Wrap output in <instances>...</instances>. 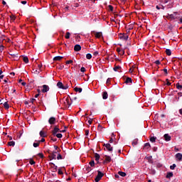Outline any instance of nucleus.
I'll list each match as a JSON object with an SVG mask.
<instances>
[{"mask_svg":"<svg viewBox=\"0 0 182 182\" xmlns=\"http://www.w3.org/2000/svg\"><path fill=\"white\" fill-rule=\"evenodd\" d=\"M57 87L59 89H63V90H66V89L69 87L68 85H63V83H62L61 82H58L57 83Z\"/></svg>","mask_w":182,"mask_h":182,"instance_id":"f03ea898","label":"nucleus"},{"mask_svg":"<svg viewBox=\"0 0 182 182\" xmlns=\"http://www.w3.org/2000/svg\"><path fill=\"white\" fill-rule=\"evenodd\" d=\"M122 67L117 65L116 67L114 68V72H117V70H119V69H121Z\"/></svg>","mask_w":182,"mask_h":182,"instance_id":"cd10ccee","label":"nucleus"},{"mask_svg":"<svg viewBox=\"0 0 182 182\" xmlns=\"http://www.w3.org/2000/svg\"><path fill=\"white\" fill-rule=\"evenodd\" d=\"M35 97H36V99L38 98V97H39V93H38V94H36V95H35Z\"/></svg>","mask_w":182,"mask_h":182,"instance_id":"69168bd1","label":"nucleus"},{"mask_svg":"<svg viewBox=\"0 0 182 182\" xmlns=\"http://www.w3.org/2000/svg\"><path fill=\"white\" fill-rule=\"evenodd\" d=\"M109 11H111L112 12V11H113V6L109 5Z\"/></svg>","mask_w":182,"mask_h":182,"instance_id":"de8ad7c7","label":"nucleus"},{"mask_svg":"<svg viewBox=\"0 0 182 182\" xmlns=\"http://www.w3.org/2000/svg\"><path fill=\"white\" fill-rule=\"evenodd\" d=\"M70 63H73V60H70L66 61L67 65H70Z\"/></svg>","mask_w":182,"mask_h":182,"instance_id":"ea45409f","label":"nucleus"},{"mask_svg":"<svg viewBox=\"0 0 182 182\" xmlns=\"http://www.w3.org/2000/svg\"><path fill=\"white\" fill-rule=\"evenodd\" d=\"M176 164H173L172 166H170V168H171V170H174V168H176Z\"/></svg>","mask_w":182,"mask_h":182,"instance_id":"4c0bfd02","label":"nucleus"},{"mask_svg":"<svg viewBox=\"0 0 182 182\" xmlns=\"http://www.w3.org/2000/svg\"><path fill=\"white\" fill-rule=\"evenodd\" d=\"M166 55H168V56H171V50L166 49Z\"/></svg>","mask_w":182,"mask_h":182,"instance_id":"5701e85b","label":"nucleus"},{"mask_svg":"<svg viewBox=\"0 0 182 182\" xmlns=\"http://www.w3.org/2000/svg\"><path fill=\"white\" fill-rule=\"evenodd\" d=\"M38 156H39V157H41V159H43V157H44L43 154H42V153L38 154Z\"/></svg>","mask_w":182,"mask_h":182,"instance_id":"09e8293b","label":"nucleus"},{"mask_svg":"<svg viewBox=\"0 0 182 182\" xmlns=\"http://www.w3.org/2000/svg\"><path fill=\"white\" fill-rule=\"evenodd\" d=\"M4 46L1 45L0 46V52H2L4 50Z\"/></svg>","mask_w":182,"mask_h":182,"instance_id":"3c124183","label":"nucleus"},{"mask_svg":"<svg viewBox=\"0 0 182 182\" xmlns=\"http://www.w3.org/2000/svg\"><path fill=\"white\" fill-rule=\"evenodd\" d=\"M97 176H96L95 181V182H99L100 180H102V177H103L104 174L100 171H97Z\"/></svg>","mask_w":182,"mask_h":182,"instance_id":"f257e3e1","label":"nucleus"},{"mask_svg":"<svg viewBox=\"0 0 182 182\" xmlns=\"http://www.w3.org/2000/svg\"><path fill=\"white\" fill-rule=\"evenodd\" d=\"M4 106L5 109H8L9 107V105L8 104V102H4Z\"/></svg>","mask_w":182,"mask_h":182,"instance_id":"e433bc0d","label":"nucleus"},{"mask_svg":"<svg viewBox=\"0 0 182 182\" xmlns=\"http://www.w3.org/2000/svg\"><path fill=\"white\" fill-rule=\"evenodd\" d=\"M80 72H82V73L86 72V68H85L84 67H82L80 68Z\"/></svg>","mask_w":182,"mask_h":182,"instance_id":"a19ab883","label":"nucleus"},{"mask_svg":"<svg viewBox=\"0 0 182 182\" xmlns=\"http://www.w3.org/2000/svg\"><path fill=\"white\" fill-rule=\"evenodd\" d=\"M34 73H36V75H39V73H41V70H33Z\"/></svg>","mask_w":182,"mask_h":182,"instance_id":"c9c22d12","label":"nucleus"},{"mask_svg":"<svg viewBox=\"0 0 182 182\" xmlns=\"http://www.w3.org/2000/svg\"><path fill=\"white\" fill-rule=\"evenodd\" d=\"M58 174H60V175L63 174L62 169H58Z\"/></svg>","mask_w":182,"mask_h":182,"instance_id":"603ef678","label":"nucleus"},{"mask_svg":"<svg viewBox=\"0 0 182 182\" xmlns=\"http://www.w3.org/2000/svg\"><path fill=\"white\" fill-rule=\"evenodd\" d=\"M35 100H36L35 98H32L31 100V103H34Z\"/></svg>","mask_w":182,"mask_h":182,"instance_id":"4d7b16f0","label":"nucleus"},{"mask_svg":"<svg viewBox=\"0 0 182 182\" xmlns=\"http://www.w3.org/2000/svg\"><path fill=\"white\" fill-rule=\"evenodd\" d=\"M9 146H15V141H11L8 143Z\"/></svg>","mask_w":182,"mask_h":182,"instance_id":"c756f323","label":"nucleus"},{"mask_svg":"<svg viewBox=\"0 0 182 182\" xmlns=\"http://www.w3.org/2000/svg\"><path fill=\"white\" fill-rule=\"evenodd\" d=\"M49 124H55L56 123V118L55 117H51L48 119Z\"/></svg>","mask_w":182,"mask_h":182,"instance_id":"423d86ee","label":"nucleus"},{"mask_svg":"<svg viewBox=\"0 0 182 182\" xmlns=\"http://www.w3.org/2000/svg\"><path fill=\"white\" fill-rule=\"evenodd\" d=\"M89 164L91 167H95V161H91Z\"/></svg>","mask_w":182,"mask_h":182,"instance_id":"2f4dec72","label":"nucleus"},{"mask_svg":"<svg viewBox=\"0 0 182 182\" xmlns=\"http://www.w3.org/2000/svg\"><path fill=\"white\" fill-rule=\"evenodd\" d=\"M117 52H118L119 55H124V50L123 49L117 48Z\"/></svg>","mask_w":182,"mask_h":182,"instance_id":"4468645a","label":"nucleus"},{"mask_svg":"<svg viewBox=\"0 0 182 182\" xmlns=\"http://www.w3.org/2000/svg\"><path fill=\"white\" fill-rule=\"evenodd\" d=\"M155 63L156 65H160V60H156Z\"/></svg>","mask_w":182,"mask_h":182,"instance_id":"6e6d98bb","label":"nucleus"},{"mask_svg":"<svg viewBox=\"0 0 182 182\" xmlns=\"http://www.w3.org/2000/svg\"><path fill=\"white\" fill-rule=\"evenodd\" d=\"M109 143H113V138H111V139H110Z\"/></svg>","mask_w":182,"mask_h":182,"instance_id":"774afa93","label":"nucleus"},{"mask_svg":"<svg viewBox=\"0 0 182 182\" xmlns=\"http://www.w3.org/2000/svg\"><path fill=\"white\" fill-rule=\"evenodd\" d=\"M119 38L122 39V41H127L129 39V36L127 34H120Z\"/></svg>","mask_w":182,"mask_h":182,"instance_id":"0eeeda50","label":"nucleus"},{"mask_svg":"<svg viewBox=\"0 0 182 182\" xmlns=\"http://www.w3.org/2000/svg\"><path fill=\"white\" fill-rule=\"evenodd\" d=\"M146 159L150 161L153 159V156H147Z\"/></svg>","mask_w":182,"mask_h":182,"instance_id":"8fccbe9b","label":"nucleus"},{"mask_svg":"<svg viewBox=\"0 0 182 182\" xmlns=\"http://www.w3.org/2000/svg\"><path fill=\"white\" fill-rule=\"evenodd\" d=\"M70 38V33L67 32L65 35V39H69Z\"/></svg>","mask_w":182,"mask_h":182,"instance_id":"473e14b6","label":"nucleus"},{"mask_svg":"<svg viewBox=\"0 0 182 182\" xmlns=\"http://www.w3.org/2000/svg\"><path fill=\"white\" fill-rule=\"evenodd\" d=\"M30 164L33 165L35 164V162L33 160H30Z\"/></svg>","mask_w":182,"mask_h":182,"instance_id":"5fc2aeb1","label":"nucleus"},{"mask_svg":"<svg viewBox=\"0 0 182 182\" xmlns=\"http://www.w3.org/2000/svg\"><path fill=\"white\" fill-rule=\"evenodd\" d=\"M176 159L178 160V161H182V154L181 153H178L175 156Z\"/></svg>","mask_w":182,"mask_h":182,"instance_id":"9d476101","label":"nucleus"},{"mask_svg":"<svg viewBox=\"0 0 182 182\" xmlns=\"http://www.w3.org/2000/svg\"><path fill=\"white\" fill-rule=\"evenodd\" d=\"M93 55H94V56H97V55H99V52L95 51Z\"/></svg>","mask_w":182,"mask_h":182,"instance_id":"864d4df0","label":"nucleus"},{"mask_svg":"<svg viewBox=\"0 0 182 182\" xmlns=\"http://www.w3.org/2000/svg\"><path fill=\"white\" fill-rule=\"evenodd\" d=\"M178 96H179L180 97H181V96H182V92H178Z\"/></svg>","mask_w":182,"mask_h":182,"instance_id":"680f3d73","label":"nucleus"},{"mask_svg":"<svg viewBox=\"0 0 182 182\" xmlns=\"http://www.w3.org/2000/svg\"><path fill=\"white\" fill-rule=\"evenodd\" d=\"M62 59H63V57H62V56H55V57H54L53 60L54 61L62 60Z\"/></svg>","mask_w":182,"mask_h":182,"instance_id":"a211bd4d","label":"nucleus"},{"mask_svg":"<svg viewBox=\"0 0 182 182\" xmlns=\"http://www.w3.org/2000/svg\"><path fill=\"white\" fill-rule=\"evenodd\" d=\"M169 18L171 19H178V18H180V14L177 12H174L169 15Z\"/></svg>","mask_w":182,"mask_h":182,"instance_id":"7ed1b4c3","label":"nucleus"},{"mask_svg":"<svg viewBox=\"0 0 182 182\" xmlns=\"http://www.w3.org/2000/svg\"><path fill=\"white\" fill-rule=\"evenodd\" d=\"M179 113H180V114H181V116H182V108H181V109H179Z\"/></svg>","mask_w":182,"mask_h":182,"instance_id":"338daca9","label":"nucleus"},{"mask_svg":"<svg viewBox=\"0 0 182 182\" xmlns=\"http://www.w3.org/2000/svg\"><path fill=\"white\" fill-rule=\"evenodd\" d=\"M41 137H46V134L43 131L40 132Z\"/></svg>","mask_w":182,"mask_h":182,"instance_id":"b1692460","label":"nucleus"},{"mask_svg":"<svg viewBox=\"0 0 182 182\" xmlns=\"http://www.w3.org/2000/svg\"><path fill=\"white\" fill-rule=\"evenodd\" d=\"M74 90H75V92H78V93H82V88H80V87H76L74 88Z\"/></svg>","mask_w":182,"mask_h":182,"instance_id":"6ab92c4d","label":"nucleus"},{"mask_svg":"<svg viewBox=\"0 0 182 182\" xmlns=\"http://www.w3.org/2000/svg\"><path fill=\"white\" fill-rule=\"evenodd\" d=\"M40 141H41V143H43V141H45V138H42Z\"/></svg>","mask_w":182,"mask_h":182,"instance_id":"e2e57ef3","label":"nucleus"},{"mask_svg":"<svg viewBox=\"0 0 182 182\" xmlns=\"http://www.w3.org/2000/svg\"><path fill=\"white\" fill-rule=\"evenodd\" d=\"M86 58H87V59H92V54L87 53V54L86 55Z\"/></svg>","mask_w":182,"mask_h":182,"instance_id":"f704fd0d","label":"nucleus"},{"mask_svg":"<svg viewBox=\"0 0 182 182\" xmlns=\"http://www.w3.org/2000/svg\"><path fill=\"white\" fill-rule=\"evenodd\" d=\"M82 49V46H80V45L77 44L74 47V50H75V52H79V50H80Z\"/></svg>","mask_w":182,"mask_h":182,"instance_id":"f8f14e48","label":"nucleus"},{"mask_svg":"<svg viewBox=\"0 0 182 182\" xmlns=\"http://www.w3.org/2000/svg\"><path fill=\"white\" fill-rule=\"evenodd\" d=\"M23 60L25 62V63H29V59L26 56L23 57Z\"/></svg>","mask_w":182,"mask_h":182,"instance_id":"a878e982","label":"nucleus"},{"mask_svg":"<svg viewBox=\"0 0 182 182\" xmlns=\"http://www.w3.org/2000/svg\"><path fill=\"white\" fill-rule=\"evenodd\" d=\"M164 73H166V75H167V73H168L167 68H164Z\"/></svg>","mask_w":182,"mask_h":182,"instance_id":"13d9d810","label":"nucleus"},{"mask_svg":"<svg viewBox=\"0 0 182 182\" xmlns=\"http://www.w3.org/2000/svg\"><path fill=\"white\" fill-rule=\"evenodd\" d=\"M58 153H59V151H55L51 154V159L52 160H56V154H58Z\"/></svg>","mask_w":182,"mask_h":182,"instance_id":"6e6552de","label":"nucleus"},{"mask_svg":"<svg viewBox=\"0 0 182 182\" xmlns=\"http://www.w3.org/2000/svg\"><path fill=\"white\" fill-rule=\"evenodd\" d=\"M132 145L136 146L137 145V140H135L132 142Z\"/></svg>","mask_w":182,"mask_h":182,"instance_id":"a18cd8bd","label":"nucleus"},{"mask_svg":"<svg viewBox=\"0 0 182 182\" xmlns=\"http://www.w3.org/2000/svg\"><path fill=\"white\" fill-rule=\"evenodd\" d=\"M55 136H56V137H58V139H62V137H63L62 134H56Z\"/></svg>","mask_w":182,"mask_h":182,"instance_id":"72a5a7b5","label":"nucleus"},{"mask_svg":"<svg viewBox=\"0 0 182 182\" xmlns=\"http://www.w3.org/2000/svg\"><path fill=\"white\" fill-rule=\"evenodd\" d=\"M166 81H167V82H166L167 86H171V82H168V79H166Z\"/></svg>","mask_w":182,"mask_h":182,"instance_id":"c03bdc74","label":"nucleus"},{"mask_svg":"<svg viewBox=\"0 0 182 182\" xmlns=\"http://www.w3.org/2000/svg\"><path fill=\"white\" fill-rule=\"evenodd\" d=\"M85 134H86V136H88V135H89V130H86V131H85Z\"/></svg>","mask_w":182,"mask_h":182,"instance_id":"052dcab7","label":"nucleus"},{"mask_svg":"<svg viewBox=\"0 0 182 182\" xmlns=\"http://www.w3.org/2000/svg\"><path fill=\"white\" fill-rule=\"evenodd\" d=\"M21 4H22L23 5H26V1H21Z\"/></svg>","mask_w":182,"mask_h":182,"instance_id":"bf43d9fd","label":"nucleus"},{"mask_svg":"<svg viewBox=\"0 0 182 182\" xmlns=\"http://www.w3.org/2000/svg\"><path fill=\"white\" fill-rule=\"evenodd\" d=\"M105 146L108 151H113V147L112 146V145H110V144H105Z\"/></svg>","mask_w":182,"mask_h":182,"instance_id":"1a4fd4ad","label":"nucleus"},{"mask_svg":"<svg viewBox=\"0 0 182 182\" xmlns=\"http://www.w3.org/2000/svg\"><path fill=\"white\" fill-rule=\"evenodd\" d=\"M50 166H51V168L53 170V171H56L58 170V166L56 165H55V164L53 163H50Z\"/></svg>","mask_w":182,"mask_h":182,"instance_id":"ddd939ff","label":"nucleus"},{"mask_svg":"<svg viewBox=\"0 0 182 182\" xmlns=\"http://www.w3.org/2000/svg\"><path fill=\"white\" fill-rule=\"evenodd\" d=\"M157 139V137H156V136H151V138H150V141L151 142V143H154L155 141H156V139Z\"/></svg>","mask_w":182,"mask_h":182,"instance_id":"393cba45","label":"nucleus"},{"mask_svg":"<svg viewBox=\"0 0 182 182\" xmlns=\"http://www.w3.org/2000/svg\"><path fill=\"white\" fill-rule=\"evenodd\" d=\"M57 133H62V131H60V129H59L58 126H55L54 129L53 130V135L56 136Z\"/></svg>","mask_w":182,"mask_h":182,"instance_id":"20e7f679","label":"nucleus"},{"mask_svg":"<svg viewBox=\"0 0 182 182\" xmlns=\"http://www.w3.org/2000/svg\"><path fill=\"white\" fill-rule=\"evenodd\" d=\"M107 97H109V95H107V92H104L102 95V98L104 99V100H106Z\"/></svg>","mask_w":182,"mask_h":182,"instance_id":"dca6fc26","label":"nucleus"},{"mask_svg":"<svg viewBox=\"0 0 182 182\" xmlns=\"http://www.w3.org/2000/svg\"><path fill=\"white\" fill-rule=\"evenodd\" d=\"M54 149L55 150V151H58L59 152V147L58 146H54Z\"/></svg>","mask_w":182,"mask_h":182,"instance_id":"37998d69","label":"nucleus"},{"mask_svg":"<svg viewBox=\"0 0 182 182\" xmlns=\"http://www.w3.org/2000/svg\"><path fill=\"white\" fill-rule=\"evenodd\" d=\"M39 146V143H33V147H38Z\"/></svg>","mask_w":182,"mask_h":182,"instance_id":"79ce46f5","label":"nucleus"},{"mask_svg":"<svg viewBox=\"0 0 182 182\" xmlns=\"http://www.w3.org/2000/svg\"><path fill=\"white\" fill-rule=\"evenodd\" d=\"M105 161L107 163H110L112 161V158L109 156H105Z\"/></svg>","mask_w":182,"mask_h":182,"instance_id":"f3484780","label":"nucleus"},{"mask_svg":"<svg viewBox=\"0 0 182 182\" xmlns=\"http://www.w3.org/2000/svg\"><path fill=\"white\" fill-rule=\"evenodd\" d=\"M164 137L166 141H170V140H171V136H169L168 134H165Z\"/></svg>","mask_w":182,"mask_h":182,"instance_id":"9b49d317","label":"nucleus"},{"mask_svg":"<svg viewBox=\"0 0 182 182\" xmlns=\"http://www.w3.org/2000/svg\"><path fill=\"white\" fill-rule=\"evenodd\" d=\"M95 158L96 161H99V160L100 159V155H99V154H95Z\"/></svg>","mask_w":182,"mask_h":182,"instance_id":"aec40b11","label":"nucleus"},{"mask_svg":"<svg viewBox=\"0 0 182 182\" xmlns=\"http://www.w3.org/2000/svg\"><path fill=\"white\" fill-rule=\"evenodd\" d=\"M56 159L57 160H62V159L63 158L62 157V155L60 154H58Z\"/></svg>","mask_w":182,"mask_h":182,"instance_id":"c85d7f7f","label":"nucleus"},{"mask_svg":"<svg viewBox=\"0 0 182 182\" xmlns=\"http://www.w3.org/2000/svg\"><path fill=\"white\" fill-rule=\"evenodd\" d=\"M118 174H119V176H121V177H126V173H124V172L119 171Z\"/></svg>","mask_w":182,"mask_h":182,"instance_id":"4be33fe9","label":"nucleus"},{"mask_svg":"<svg viewBox=\"0 0 182 182\" xmlns=\"http://www.w3.org/2000/svg\"><path fill=\"white\" fill-rule=\"evenodd\" d=\"M107 83H110V78H108V79L107 80Z\"/></svg>","mask_w":182,"mask_h":182,"instance_id":"0e129e2a","label":"nucleus"},{"mask_svg":"<svg viewBox=\"0 0 182 182\" xmlns=\"http://www.w3.org/2000/svg\"><path fill=\"white\" fill-rule=\"evenodd\" d=\"M42 87L43 89L41 90V92L43 93H48V92H49V85H43Z\"/></svg>","mask_w":182,"mask_h":182,"instance_id":"39448f33","label":"nucleus"},{"mask_svg":"<svg viewBox=\"0 0 182 182\" xmlns=\"http://www.w3.org/2000/svg\"><path fill=\"white\" fill-rule=\"evenodd\" d=\"M176 87H177V89H178L179 90H181V89H182V85H180V83H177V84H176Z\"/></svg>","mask_w":182,"mask_h":182,"instance_id":"7c9ffc66","label":"nucleus"},{"mask_svg":"<svg viewBox=\"0 0 182 182\" xmlns=\"http://www.w3.org/2000/svg\"><path fill=\"white\" fill-rule=\"evenodd\" d=\"M95 38L100 39L102 38V33L101 32L95 33Z\"/></svg>","mask_w":182,"mask_h":182,"instance_id":"2eb2a0df","label":"nucleus"},{"mask_svg":"<svg viewBox=\"0 0 182 182\" xmlns=\"http://www.w3.org/2000/svg\"><path fill=\"white\" fill-rule=\"evenodd\" d=\"M173 177V172H168L166 175V178H171Z\"/></svg>","mask_w":182,"mask_h":182,"instance_id":"412c9836","label":"nucleus"},{"mask_svg":"<svg viewBox=\"0 0 182 182\" xmlns=\"http://www.w3.org/2000/svg\"><path fill=\"white\" fill-rule=\"evenodd\" d=\"M132 80L130 77H127L125 80V83H132Z\"/></svg>","mask_w":182,"mask_h":182,"instance_id":"bb28decb","label":"nucleus"},{"mask_svg":"<svg viewBox=\"0 0 182 182\" xmlns=\"http://www.w3.org/2000/svg\"><path fill=\"white\" fill-rule=\"evenodd\" d=\"M144 147H146V149L150 148V143H146V144H144Z\"/></svg>","mask_w":182,"mask_h":182,"instance_id":"58836bf2","label":"nucleus"},{"mask_svg":"<svg viewBox=\"0 0 182 182\" xmlns=\"http://www.w3.org/2000/svg\"><path fill=\"white\" fill-rule=\"evenodd\" d=\"M92 122H93L92 119H90L87 122L88 124H92Z\"/></svg>","mask_w":182,"mask_h":182,"instance_id":"49530a36","label":"nucleus"}]
</instances>
